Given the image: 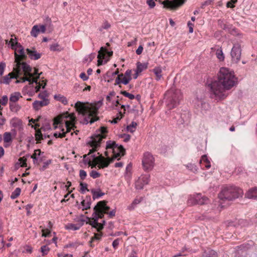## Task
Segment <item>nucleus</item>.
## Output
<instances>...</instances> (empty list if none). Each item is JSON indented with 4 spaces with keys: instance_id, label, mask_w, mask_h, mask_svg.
I'll return each instance as SVG.
<instances>
[{
    "instance_id": "5",
    "label": "nucleus",
    "mask_w": 257,
    "mask_h": 257,
    "mask_svg": "<svg viewBox=\"0 0 257 257\" xmlns=\"http://www.w3.org/2000/svg\"><path fill=\"white\" fill-rule=\"evenodd\" d=\"M27 57L26 53L23 47L19 45V46L15 49V58L16 65L14 67L16 69H19V72H24L25 75H32V68L26 62H21L23 60H25Z\"/></svg>"
},
{
    "instance_id": "28",
    "label": "nucleus",
    "mask_w": 257,
    "mask_h": 257,
    "mask_svg": "<svg viewBox=\"0 0 257 257\" xmlns=\"http://www.w3.org/2000/svg\"><path fill=\"white\" fill-rule=\"evenodd\" d=\"M200 163L202 165L204 166L207 169H209L211 167L210 162L208 160L206 155L202 156L201 159L200 160Z\"/></svg>"
},
{
    "instance_id": "24",
    "label": "nucleus",
    "mask_w": 257,
    "mask_h": 257,
    "mask_svg": "<svg viewBox=\"0 0 257 257\" xmlns=\"http://www.w3.org/2000/svg\"><path fill=\"white\" fill-rule=\"evenodd\" d=\"M64 117V113H63L57 116L54 118L53 125L54 128H57L58 125H59V126H60Z\"/></svg>"
},
{
    "instance_id": "53",
    "label": "nucleus",
    "mask_w": 257,
    "mask_h": 257,
    "mask_svg": "<svg viewBox=\"0 0 257 257\" xmlns=\"http://www.w3.org/2000/svg\"><path fill=\"white\" fill-rule=\"evenodd\" d=\"M146 3L149 6L150 9L154 8L156 6L155 2L154 0H147Z\"/></svg>"
},
{
    "instance_id": "8",
    "label": "nucleus",
    "mask_w": 257,
    "mask_h": 257,
    "mask_svg": "<svg viewBox=\"0 0 257 257\" xmlns=\"http://www.w3.org/2000/svg\"><path fill=\"white\" fill-rule=\"evenodd\" d=\"M167 98V105L169 109L176 107L182 99V94L179 89L171 88L165 94Z\"/></svg>"
},
{
    "instance_id": "16",
    "label": "nucleus",
    "mask_w": 257,
    "mask_h": 257,
    "mask_svg": "<svg viewBox=\"0 0 257 257\" xmlns=\"http://www.w3.org/2000/svg\"><path fill=\"white\" fill-rule=\"evenodd\" d=\"M232 60L237 63L240 60L241 56V47L238 44L234 45L231 51Z\"/></svg>"
},
{
    "instance_id": "35",
    "label": "nucleus",
    "mask_w": 257,
    "mask_h": 257,
    "mask_svg": "<svg viewBox=\"0 0 257 257\" xmlns=\"http://www.w3.org/2000/svg\"><path fill=\"white\" fill-rule=\"evenodd\" d=\"M217 253L213 250H209L208 251H205L203 254V257H217Z\"/></svg>"
},
{
    "instance_id": "45",
    "label": "nucleus",
    "mask_w": 257,
    "mask_h": 257,
    "mask_svg": "<svg viewBox=\"0 0 257 257\" xmlns=\"http://www.w3.org/2000/svg\"><path fill=\"white\" fill-rule=\"evenodd\" d=\"M50 250L49 247L47 245H43L41 247V251L42 253V255H45L48 254Z\"/></svg>"
},
{
    "instance_id": "49",
    "label": "nucleus",
    "mask_w": 257,
    "mask_h": 257,
    "mask_svg": "<svg viewBox=\"0 0 257 257\" xmlns=\"http://www.w3.org/2000/svg\"><path fill=\"white\" fill-rule=\"evenodd\" d=\"M38 97L40 99L43 100H48L47 97H48V94L46 91H43L41 93H40L38 95Z\"/></svg>"
},
{
    "instance_id": "61",
    "label": "nucleus",
    "mask_w": 257,
    "mask_h": 257,
    "mask_svg": "<svg viewBox=\"0 0 257 257\" xmlns=\"http://www.w3.org/2000/svg\"><path fill=\"white\" fill-rule=\"evenodd\" d=\"M62 133H55L54 134V136L56 138H63L64 137V129L62 128Z\"/></svg>"
},
{
    "instance_id": "22",
    "label": "nucleus",
    "mask_w": 257,
    "mask_h": 257,
    "mask_svg": "<svg viewBox=\"0 0 257 257\" xmlns=\"http://www.w3.org/2000/svg\"><path fill=\"white\" fill-rule=\"evenodd\" d=\"M49 103V100H36L33 103V106L35 110H37L40 109L41 107L47 105Z\"/></svg>"
},
{
    "instance_id": "50",
    "label": "nucleus",
    "mask_w": 257,
    "mask_h": 257,
    "mask_svg": "<svg viewBox=\"0 0 257 257\" xmlns=\"http://www.w3.org/2000/svg\"><path fill=\"white\" fill-rule=\"evenodd\" d=\"M90 176L93 179L98 178L100 176V174L95 170H92L90 173Z\"/></svg>"
},
{
    "instance_id": "37",
    "label": "nucleus",
    "mask_w": 257,
    "mask_h": 257,
    "mask_svg": "<svg viewBox=\"0 0 257 257\" xmlns=\"http://www.w3.org/2000/svg\"><path fill=\"white\" fill-rule=\"evenodd\" d=\"M10 108L12 111L17 112L21 109V106L16 103H10Z\"/></svg>"
},
{
    "instance_id": "36",
    "label": "nucleus",
    "mask_w": 257,
    "mask_h": 257,
    "mask_svg": "<svg viewBox=\"0 0 257 257\" xmlns=\"http://www.w3.org/2000/svg\"><path fill=\"white\" fill-rule=\"evenodd\" d=\"M26 162H27V158L25 157L20 158L19 159V162H18L16 164V167H18L19 166L26 167L27 166Z\"/></svg>"
},
{
    "instance_id": "40",
    "label": "nucleus",
    "mask_w": 257,
    "mask_h": 257,
    "mask_svg": "<svg viewBox=\"0 0 257 257\" xmlns=\"http://www.w3.org/2000/svg\"><path fill=\"white\" fill-rule=\"evenodd\" d=\"M111 27V25L106 21H104L101 26L99 28V30L102 32L103 30H107Z\"/></svg>"
},
{
    "instance_id": "33",
    "label": "nucleus",
    "mask_w": 257,
    "mask_h": 257,
    "mask_svg": "<svg viewBox=\"0 0 257 257\" xmlns=\"http://www.w3.org/2000/svg\"><path fill=\"white\" fill-rule=\"evenodd\" d=\"M142 201V198H136L131 205L127 206V209L132 210L135 209L136 205L139 204Z\"/></svg>"
},
{
    "instance_id": "26",
    "label": "nucleus",
    "mask_w": 257,
    "mask_h": 257,
    "mask_svg": "<svg viewBox=\"0 0 257 257\" xmlns=\"http://www.w3.org/2000/svg\"><path fill=\"white\" fill-rule=\"evenodd\" d=\"M83 225V223H77L76 224L73 223H68L65 225V229L70 230H78Z\"/></svg>"
},
{
    "instance_id": "59",
    "label": "nucleus",
    "mask_w": 257,
    "mask_h": 257,
    "mask_svg": "<svg viewBox=\"0 0 257 257\" xmlns=\"http://www.w3.org/2000/svg\"><path fill=\"white\" fill-rule=\"evenodd\" d=\"M131 74H132V70H130V69H127L124 73V74H123V75L124 76H125L126 77H127L128 79H129L130 80H132V76H131Z\"/></svg>"
},
{
    "instance_id": "56",
    "label": "nucleus",
    "mask_w": 257,
    "mask_h": 257,
    "mask_svg": "<svg viewBox=\"0 0 257 257\" xmlns=\"http://www.w3.org/2000/svg\"><path fill=\"white\" fill-rule=\"evenodd\" d=\"M8 101V97L6 95H4L2 97V99H0V103L3 105H5Z\"/></svg>"
},
{
    "instance_id": "27",
    "label": "nucleus",
    "mask_w": 257,
    "mask_h": 257,
    "mask_svg": "<svg viewBox=\"0 0 257 257\" xmlns=\"http://www.w3.org/2000/svg\"><path fill=\"white\" fill-rule=\"evenodd\" d=\"M53 224L51 221L48 222V227L47 228L42 229V236L48 237L51 233V229L52 227Z\"/></svg>"
},
{
    "instance_id": "30",
    "label": "nucleus",
    "mask_w": 257,
    "mask_h": 257,
    "mask_svg": "<svg viewBox=\"0 0 257 257\" xmlns=\"http://www.w3.org/2000/svg\"><path fill=\"white\" fill-rule=\"evenodd\" d=\"M4 141L5 143H11L13 141V136L10 132H5L4 134Z\"/></svg>"
},
{
    "instance_id": "42",
    "label": "nucleus",
    "mask_w": 257,
    "mask_h": 257,
    "mask_svg": "<svg viewBox=\"0 0 257 257\" xmlns=\"http://www.w3.org/2000/svg\"><path fill=\"white\" fill-rule=\"evenodd\" d=\"M139 180L141 181V182H142L144 185H147L149 183L150 181V176H143L141 178H139Z\"/></svg>"
},
{
    "instance_id": "44",
    "label": "nucleus",
    "mask_w": 257,
    "mask_h": 257,
    "mask_svg": "<svg viewBox=\"0 0 257 257\" xmlns=\"http://www.w3.org/2000/svg\"><path fill=\"white\" fill-rule=\"evenodd\" d=\"M106 52V50L103 47H101L100 50L98 51V54L97 55L98 59H100V58H104L105 54L104 53Z\"/></svg>"
},
{
    "instance_id": "38",
    "label": "nucleus",
    "mask_w": 257,
    "mask_h": 257,
    "mask_svg": "<svg viewBox=\"0 0 257 257\" xmlns=\"http://www.w3.org/2000/svg\"><path fill=\"white\" fill-rule=\"evenodd\" d=\"M137 126V122L133 121L129 125L127 126V131L133 133L136 131Z\"/></svg>"
},
{
    "instance_id": "62",
    "label": "nucleus",
    "mask_w": 257,
    "mask_h": 257,
    "mask_svg": "<svg viewBox=\"0 0 257 257\" xmlns=\"http://www.w3.org/2000/svg\"><path fill=\"white\" fill-rule=\"evenodd\" d=\"M119 239H115L113 242H112V246L114 248H116L119 244Z\"/></svg>"
},
{
    "instance_id": "31",
    "label": "nucleus",
    "mask_w": 257,
    "mask_h": 257,
    "mask_svg": "<svg viewBox=\"0 0 257 257\" xmlns=\"http://www.w3.org/2000/svg\"><path fill=\"white\" fill-rule=\"evenodd\" d=\"M137 70L138 73H141L144 70H146L148 67L147 63H141L139 62L137 64Z\"/></svg>"
},
{
    "instance_id": "54",
    "label": "nucleus",
    "mask_w": 257,
    "mask_h": 257,
    "mask_svg": "<svg viewBox=\"0 0 257 257\" xmlns=\"http://www.w3.org/2000/svg\"><path fill=\"white\" fill-rule=\"evenodd\" d=\"M87 176L86 172L83 170H80L79 171V176L81 179L84 180Z\"/></svg>"
},
{
    "instance_id": "14",
    "label": "nucleus",
    "mask_w": 257,
    "mask_h": 257,
    "mask_svg": "<svg viewBox=\"0 0 257 257\" xmlns=\"http://www.w3.org/2000/svg\"><path fill=\"white\" fill-rule=\"evenodd\" d=\"M208 199L201 194H197L194 197L191 196L188 200V203L190 205L199 204L203 205L208 202Z\"/></svg>"
},
{
    "instance_id": "2",
    "label": "nucleus",
    "mask_w": 257,
    "mask_h": 257,
    "mask_svg": "<svg viewBox=\"0 0 257 257\" xmlns=\"http://www.w3.org/2000/svg\"><path fill=\"white\" fill-rule=\"evenodd\" d=\"M99 133L94 135L91 137L90 140L87 142V144L92 148L89 150L87 155L83 156L85 164H87L91 168L95 167L98 164L99 169H103L108 166L112 162V160H107L105 159L101 154L96 157L93 153L97 150V148L100 146L102 140L106 138V134L107 133L106 127H101L98 130Z\"/></svg>"
},
{
    "instance_id": "32",
    "label": "nucleus",
    "mask_w": 257,
    "mask_h": 257,
    "mask_svg": "<svg viewBox=\"0 0 257 257\" xmlns=\"http://www.w3.org/2000/svg\"><path fill=\"white\" fill-rule=\"evenodd\" d=\"M91 193L92 194V198L93 200H95V199H97L99 198L100 197L104 195V193L101 192L100 190H95L94 189H92L91 191Z\"/></svg>"
},
{
    "instance_id": "63",
    "label": "nucleus",
    "mask_w": 257,
    "mask_h": 257,
    "mask_svg": "<svg viewBox=\"0 0 257 257\" xmlns=\"http://www.w3.org/2000/svg\"><path fill=\"white\" fill-rule=\"evenodd\" d=\"M59 45L57 44H55L53 45H52L50 47V50L53 51H59V49L58 48Z\"/></svg>"
},
{
    "instance_id": "23",
    "label": "nucleus",
    "mask_w": 257,
    "mask_h": 257,
    "mask_svg": "<svg viewBox=\"0 0 257 257\" xmlns=\"http://www.w3.org/2000/svg\"><path fill=\"white\" fill-rule=\"evenodd\" d=\"M245 197L249 199L257 200V187L249 189L245 194Z\"/></svg>"
},
{
    "instance_id": "6",
    "label": "nucleus",
    "mask_w": 257,
    "mask_h": 257,
    "mask_svg": "<svg viewBox=\"0 0 257 257\" xmlns=\"http://www.w3.org/2000/svg\"><path fill=\"white\" fill-rule=\"evenodd\" d=\"M38 69L35 68L34 72H33V70L32 71V76L25 75L23 78H21L20 79L16 80L15 83H19L28 81L30 85L32 84L33 83H35L36 86L35 87V92H37L40 90L41 88H44L46 85V80H40L39 79L40 76L42 74V72L38 74Z\"/></svg>"
},
{
    "instance_id": "43",
    "label": "nucleus",
    "mask_w": 257,
    "mask_h": 257,
    "mask_svg": "<svg viewBox=\"0 0 257 257\" xmlns=\"http://www.w3.org/2000/svg\"><path fill=\"white\" fill-rule=\"evenodd\" d=\"M216 55L217 58L220 60V61H223L224 59V56L223 54L222 51L221 49H218L216 52Z\"/></svg>"
},
{
    "instance_id": "20",
    "label": "nucleus",
    "mask_w": 257,
    "mask_h": 257,
    "mask_svg": "<svg viewBox=\"0 0 257 257\" xmlns=\"http://www.w3.org/2000/svg\"><path fill=\"white\" fill-rule=\"evenodd\" d=\"M10 124L12 127L17 128L18 131H21L23 130L22 121L19 118H12L10 121Z\"/></svg>"
},
{
    "instance_id": "34",
    "label": "nucleus",
    "mask_w": 257,
    "mask_h": 257,
    "mask_svg": "<svg viewBox=\"0 0 257 257\" xmlns=\"http://www.w3.org/2000/svg\"><path fill=\"white\" fill-rule=\"evenodd\" d=\"M153 72L156 76V80H159L162 77V69L160 67H156L153 69Z\"/></svg>"
},
{
    "instance_id": "7",
    "label": "nucleus",
    "mask_w": 257,
    "mask_h": 257,
    "mask_svg": "<svg viewBox=\"0 0 257 257\" xmlns=\"http://www.w3.org/2000/svg\"><path fill=\"white\" fill-rule=\"evenodd\" d=\"M243 194L242 189L232 186H226L223 188L218 194L219 199L222 201H231L238 198Z\"/></svg>"
},
{
    "instance_id": "12",
    "label": "nucleus",
    "mask_w": 257,
    "mask_h": 257,
    "mask_svg": "<svg viewBox=\"0 0 257 257\" xmlns=\"http://www.w3.org/2000/svg\"><path fill=\"white\" fill-rule=\"evenodd\" d=\"M18 70H19V69H16V67H14L13 71L2 77L0 80V83L9 84L12 79L15 78L17 80L25 76V73L24 72H22L21 71L19 72Z\"/></svg>"
},
{
    "instance_id": "1",
    "label": "nucleus",
    "mask_w": 257,
    "mask_h": 257,
    "mask_svg": "<svg viewBox=\"0 0 257 257\" xmlns=\"http://www.w3.org/2000/svg\"><path fill=\"white\" fill-rule=\"evenodd\" d=\"M237 83L234 73L226 68H221L218 75V80L213 81L209 85L212 97L221 100L227 97L226 90L230 89Z\"/></svg>"
},
{
    "instance_id": "47",
    "label": "nucleus",
    "mask_w": 257,
    "mask_h": 257,
    "mask_svg": "<svg viewBox=\"0 0 257 257\" xmlns=\"http://www.w3.org/2000/svg\"><path fill=\"white\" fill-rule=\"evenodd\" d=\"M101 233H95L94 236L92 237L91 240L90 241V245L92 246V243L95 240H99L101 237Z\"/></svg>"
},
{
    "instance_id": "39",
    "label": "nucleus",
    "mask_w": 257,
    "mask_h": 257,
    "mask_svg": "<svg viewBox=\"0 0 257 257\" xmlns=\"http://www.w3.org/2000/svg\"><path fill=\"white\" fill-rule=\"evenodd\" d=\"M21 189L20 188H17L14 192H12L11 198L12 199H16L17 198L20 194L21 193Z\"/></svg>"
},
{
    "instance_id": "57",
    "label": "nucleus",
    "mask_w": 257,
    "mask_h": 257,
    "mask_svg": "<svg viewBox=\"0 0 257 257\" xmlns=\"http://www.w3.org/2000/svg\"><path fill=\"white\" fill-rule=\"evenodd\" d=\"M5 67L6 64L5 63H0V76H2L4 74Z\"/></svg>"
},
{
    "instance_id": "52",
    "label": "nucleus",
    "mask_w": 257,
    "mask_h": 257,
    "mask_svg": "<svg viewBox=\"0 0 257 257\" xmlns=\"http://www.w3.org/2000/svg\"><path fill=\"white\" fill-rule=\"evenodd\" d=\"M6 122V119L2 115V112L0 111V129L3 127Z\"/></svg>"
},
{
    "instance_id": "13",
    "label": "nucleus",
    "mask_w": 257,
    "mask_h": 257,
    "mask_svg": "<svg viewBox=\"0 0 257 257\" xmlns=\"http://www.w3.org/2000/svg\"><path fill=\"white\" fill-rule=\"evenodd\" d=\"M142 164L144 169L146 171H151L155 165V158L149 152L144 153L142 159Z\"/></svg>"
},
{
    "instance_id": "3",
    "label": "nucleus",
    "mask_w": 257,
    "mask_h": 257,
    "mask_svg": "<svg viewBox=\"0 0 257 257\" xmlns=\"http://www.w3.org/2000/svg\"><path fill=\"white\" fill-rule=\"evenodd\" d=\"M100 106L98 103L85 104L80 101H77L75 104L76 110L83 115H87L85 118L86 123H93L98 119L97 116L98 110Z\"/></svg>"
},
{
    "instance_id": "21",
    "label": "nucleus",
    "mask_w": 257,
    "mask_h": 257,
    "mask_svg": "<svg viewBox=\"0 0 257 257\" xmlns=\"http://www.w3.org/2000/svg\"><path fill=\"white\" fill-rule=\"evenodd\" d=\"M130 81L131 80L124 76L123 74L121 73L119 75H118L116 78L115 80V85H119L121 83L126 85L130 82Z\"/></svg>"
},
{
    "instance_id": "15",
    "label": "nucleus",
    "mask_w": 257,
    "mask_h": 257,
    "mask_svg": "<svg viewBox=\"0 0 257 257\" xmlns=\"http://www.w3.org/2000/svg\"><path fill=\"white\" fill-rule=\"evenodd\" d=\"M185 2V0H174L173 1L165 0L162 4L165 7L174 10L182 6Z\"/></svg>"
},
{
    "instance_id": "58",
    "label": "nucleus",
    "mask_w": 257,
    "mask_h": 257,
    "mask_svg": "<svg viewBox=\"0 0 257 257\" xmlns=\"http://www.w3.org/2000/svg\"><path fill=\"white\" fill-rule=\"evenodd\" d=\"M54 98L62 103H64V97L60 94L55 95L54 96Z\"/></svg>"
},
{
    "instance_id": "46",
    "label": "nucleus",
    "mask_w": 257,
    "mask_h": 257,
    "mask_svg": "<svg viewBox=\"0 0 257 257\" xmlns=\"http://www.w3.org/2000/svg\"><path fill=\"white\" fill-rule=\"evenodd\" d=\"M123 116V114L121 112H119L117 114V115L116 116V117L115 118H114L112 120L110 121L111 123H116L118 120H120L121 118H122Z\"/></svg>"
},
{
    "instance_id": "9",
    "label": "nucleus",
    "mask_w": 257,
    "mask_h": 257,
    "mask_svg": "<svg viewBox=\"0 0 257 257\" xmlns=\"http://www.w3.org/2000/svg\"><path fill=\"white\" fill-rule=\"evenodd\" d=\"M39 126H40V125L36 123L34 127L36 131L35 139L37 141V143H40L41 140L50 137V135L47 132L51 130V122L49 120H46L40 129L37 128Z\"/></svg>"
},
{
    "instance_id": "25",
    "label": "nucleus",
    "mask_w": 257,
    "mask_h": 257,
    "mask_svg": "<svg viewBox=\"0 0 257 257\" xmlns=\"http://www.w3.org/2000/svg\"><path fill=\"white\" fill-rule=\"evenodd\" d=\"M91 205V197L90 196H86L85 198L81 202V205L83 210H87L90 208Z\"/></svg>"
},
{
    "instance_id": "60",
    "label": "nucleus",
    "mask_w": 257,
    "mask_h": 257,
    "mask_svg": "<svg viewBox=\"0 0 257 257\" xmlns=\"http://www.w3.org/2000/svg\"><path fill=\"white\" fill-rule=\"evenodd\" d=\"M80 190L82 192H84L85 190L88 191V190L87 188V184L86 183H81L80 184Z\"/></svg>"
},
{
    "instance_id": "64",
    "label": "nucleus",
    "mask_w": 257,
    "mask_h": 257,
    "mask_svg": "<svg viewBox=\"0 0 257 257\" xmlns=\"http://www.w3.org/2000/svg\"><path fill=\"white\" fill-rule=\"evenodd\" d=\"M121 138H123L124 139V142H127L130 140L131 136L130 135H128V134H123L121 136Z\"/></svg>"
},
{
    "instance_id": "10",
    "label": "nucleus",
    "mask_w": 257,
    "mask_h": 257,
    "mask_svg": "<svg viewBox=\"0 0 257 257\" xmlns=\"http://www.w3.org/2000/svg\"><path fill=\"white\" fill-rule=\"evenodd\" d=\"M106 149H112L113 153V157L110 159L108 158L106 159L107 160H112V162L114 159L120 156L121 154L122 156L124 155V149L121 145L116 144L114 141H109L106 142Z\"/></svg>"
},
{
    "instance_id": "11",
    "label": "nucleus",
    "mask_w": 257,
    "mask_h": 257,
    "mask_svg": "<svg viewBox=\"0 0 257 257\" xmlns=\"http://www.w3.org/2000/svg\"><path fill=\"white\" fill-rule=\"evenodd\" d=\"M65 135L69 133L72 135L73 133H75V125L76 122V117L74 113H69L67 111H65Z\"/></svg>"
},
{
    "instance_id": "29",
    "label": "nucleus",
    "mask_w": 257,
    "mask_h": 257,
    "mask_svg": "<svg viewBox=\"0 0 257 257\" xmlns=\"http://www.w3.org/2000/svg\"><path fill=\"white\" fill-rule=\"evenodd\" d=\"M21 97H22V96L19 92H15L12 94L10 98V103L16 102Z\"/></svg>"
},
{
    "instance_id": "17",
    "label": "nucleus",
    "mask_w": 257,
    "mask_h": 257,
    "mask_svg": "<svg viewBox=\"0 0 257 257\" xmlns=\"http://www.w3.org/2000/svg\"><path fill=\"white\" fill-rule=\"evenodd\" d=\"M46 31V27L44 25L34 26L30 32L31 35L34 37H37L40 33H44Z\"/></svg>"
},
{
    "instance_id": "51",
    "label": "nucleus",
    "mask_w": 257,
    "mask_h": 257,
    "mask_svg": "<svg viewBox=\"0 0 257 257\" xmlns=\"http://www.w3.org/2000/svg\"><path fill=\"white\" fill-rule=\"evenodd\" d=\"M89 220V218L88 217L84 216L83 215H81L79 218V221H80V222L79 223H83V224L85 222L87 223L88 222L87 221Z\"/></svg>"
},
{
    "instance_id": "41",
    "label": "nucleus",
    "mask_w": 257,
    "mask_h": 257,
    "mask_svg": "<svg viewBox=\"0 0 257 257\" xmlns=\"http://www.w3.org/2000/svg\"><path fill=\"white\" fill-rule=\"evenodd\" d=\"M16 38L15 37L14 39L12 38L9 42V44L11 45L13 49H15L16 47H18L19 46V45H20L16 41Z\"/></svg>"
},
{
    "instance_id": "19",
    "label": "nucleus",
    "mask_w": 257,
    "mask_h": 257,
    "mask_svg": "<svg viewBox=\"0 0 257 257\" xmlns=\"http://www.w3.org/2000/svg\"><path fill=\"white\" fill-rule=\"evenodd\" d=\"M195 104L197 108H199L202 110H207L209 107V104L206 103L204 100L202 98L199 99L197 98Z\"/></svg>"
},
{
    "instance_id": "4",
    "label": "nucleus",
    "mask_w": 257,
    "mask_h": 257,
    "mask_svg": "<svg viewBox=\"0 0 257 257\" xmlns=\"http://www.w3.org/2000/svg\"><path fill=\"white\" fill-rule=\"evenodd\" d=\"M106 201H101L97 203V205L94 207V212L93 213V220L89 221V224L92 227L96 228L98 231H100L103 228L105 221H103V223H98V219L103 217V213H106L109 210V207L106 205Z\"/></svg>"
},
{
    "instance_id": "48",
    "label": "nucleus",
    "mask_w": 257,
    "mask_h": 257,
    "mask_svg": "<svg viewBox=\"0 0 257 257\" xmlns=\"http://www.w3.org/2000/svg\"><path fill=\"white\" fill-rule=\"evenodd\" d=\"M121 94H122L125 97H128L130 99H134L135 98L134 95L126 91H121Z\"/></svg>"
},
{
    "instance_id": "18",
    "label": "nucleus",
    "mask_w": 257,
    "mask_h": 257,
    "mask_svg": "<svg viewBox=\"0 0 257 257\" xmlns=\"http://www.w3.org/2000/svg\"><path fill=\"white\" fill-rule=\"evenodd\" d=\"M26 52L29 57L32 60H38L41 58L42 55V54L38 53L34 48L31 49L27 48Z\"/></svg>"
},
{
    "instance_id": "55",
    "label": "nucleus",
    "mask_w": 257,
    "mask_h": 257,
    "mask_svg": "<svg viewBox=\"0 0 257 257\" xmlns=\"http://www.w3.org/2000/svg\"><path fill=\"white\" fill-rule=\"evenodd\" d=\"M144 185L139 180L136 183V188L137 189H142L143 188Z\"/></svg>"
}]
</instances>
